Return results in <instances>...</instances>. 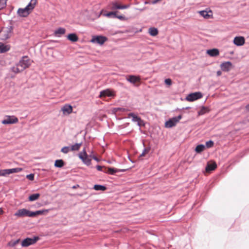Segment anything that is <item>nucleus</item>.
<instances>
[{"label": "nucleus", "mask_w": 249, "mask_h": 249, "mask_svg": "<svg viewBox=\"0 0 249 249\" xmlns=\"http://www.w3.org/2000/svg\"><path fill=\"white\" fill-rule=\"evenodd\" d=\"M246 108L247 110L249 111V104L246 106Z\"/></svg>", "instance_id": "09e8293b"}, {"label": "nucleus", "mask_w": 249, "mask_h": 249, "mask_svg": "<svg viewBox=\"0 0 249 249\" xmlns=\"http://www.w3.org/2000/svg\"><path fill=\"white\" fill-rule=\"evenodd\" d=\"M38 236H34L33 238H27L23 240L21 242V246L23 247H27L30 245L35 244L39 240Z\"/></svg>", "instance_id": "423d86ee"}, {"label": "nucleus", "mask_w": 249, "mask_h": 249, "mask_svg": "<svg viewBox=\"0 0 249 249\" xmlns=\"http://www.w3.org/2000/svg\"><path fill=\"white\" fill-rule=\"evenodd\" d=\"M149 34L153 36H156L158 34V30L155 28H150L148 30Z\"/></svg>", "instance_id": "393cba45"}, {"label": "nucleus", "mask_w": 249, "mask_h": 249, "mask_svg": "<svg viewBox=\"0 0 249 249\" xmlns=\"http://www.w3.org/2000/svg\"><path fill=\"white\" fill-rule=\"evenodd\" d=\"M182 116L180 115L178 116L171 118L168 121L165 122V126L167 128H171L175 126L179 122Z\"/></svg>", "instance_id": "0eeeda50"}, {"label": "nucleus", "mask_w": 249, "mask_h": 249, "mask_svg": "<svg viewBox=\"0 0 249 249\" xmlns=\"http://www.w3.org/2000/svg\"><path fill=\"white\" fill-rule=\"evenodd\" d=\"M124 110H125L124 108H120V107H116V108H112L111 111H112V113H116L118 111H120V110L124 111Z\"/></svg>", "instance_id": "e433bc0d"}, {"label": "nucleus", "mask_w": 249, "mask_h": 249, "mask_svg": "<svg viewBox=\"0 0 249 249\" xmlns=\"http://www.w3.org/2000/svg\"><path fill=\"white\" fill-rule=\"evenodd\" d=\"M33 0H31L30 2H32ZM37 3V0H35V4H36Z\"/></svg>", "instance_id": "8fccbe9b"}, {"label": "nucleus", "mask_w": 249, "mask_h": 249, "mask_svg": "<svg viewBox=\"0 0 249 249\" xmlns=\"http://www.w3.org/2000/svg\"><path fill=\"white\" fill-rule=\"evenodd\" d=\"M18 122V119L14 116H8L2 120V124H15Z\"/></svg>", "instance_id": "f8f14e48"}, {"label": "nucleus", "mask_w": 249, "mask_h": 249, "mask_svg": "<svg viewBox=\"0 0 249 249\" xmlns=\"http://www.w3.org/2000/svg\"><path fill=\"white\" fill-rule=\"evenodd\" d=\"M205 109V108L203 107L202 108L201 110L199 112V115H202L204 113V110Z\"/></svg>", "instance_id": "a18cd8bd"}, {"label": "nucleus", "mask_w": 249, "mask_h": 249, "mask_svg": "<svg viewBox=\"0 0 249 249\" xmlns=\"http://www.w3.org/2000/svg\"><path fill=\"white\" fill-rule=\"evenodd\" d=\"M26 178L30 180H33L34 179V175L31 174L26 176Z\"/></svg>", "instance_id": "58836bf2"}, {"label": "nucleus", "mask_w": 249, "mask_h": 249, "mask_svg": "<svg viewBox=\"0 0 249 249\" xmlns=\"http://www.w3.org/2000/svg\"><path fill=\"white\" fill-rule=\"evenodd\" d=\"M20 241V239H17L16 240H11L8 243V245L10 247H14L18 244Z\"/></svg>", "instance_id": "2f4dec72"}, {"label": "nucleus", "mask_w": 249, "mask_h": 249, "mask_svg": "<svg viewBox=\"0 0 249 249\" xmlns=\"http://www.w3.org/2000/svg\"><path fill=\"white\" fill-rule=\"evenodd\" d=\"M36 4H35V0H33L24 8H19L18 11V14L20 17H26L28 16L34 9Z\"/></svg>", "instance_id": "f03ea898"}, {"label": "nucleus", "mask_w": 249, "mask_h": 249, "mask_svg": "<svg viewBox=\"0 0 249 249\" xmlns=\"http://www.w3.org/2000/svg\"><path fill=\"white\" fill-rule=\"evenodd\" d=\"M10 48L9 45L0 42V53L8 52Z\"/></svg>", "instance_id": "a211bd4d"}, {"label": "nucleus", "mask_w": 249, "mask_h": 249, "mask_svg": "<svg viewBox=\"0 0 249 249\" xmlns=\"http://www.w3.org/2000/svg\"><path fill=\"white\" fill-rule=\"evenodd\" d=\"M7 0H0V10L5 7Z\"/></svg>", "instance_id": "72a5a7b5"}, {"label": "nucleus", "mask_w": 249, "mask_h": 249, "mask_svg": "<svg viewBox=\"0 0 249 249\" xmlns=\"http://www.w3.org/2000/svg\"><path fill=\"white\" fill-rule=\"evenodd\" d=\"M72 188H76V187L74 186H73V187H72Z\"/></svg>", "instance_id": "603ef678"}, {"label": "nucleus", "mask_w": 249, "mask_h": 249, "mask_svg": "<svg viewBox=\"0 0 249 249\" xmlns=\"http://www.w3.org/2000/svg\"><path fill=\"white\" fill-rule=\"evenodd\" d=\"M96 168L99 171H102V168H103V167L101 166H100V165H97L96 166Z\"/></svg>", "instance_id": "c03bdc74"}, {"label": "nucleus", "mask_w": 249, "mask_h": 249, "mask_svg": "<svg viewBox=\"0 0 249 249\" xmlns=\"http://www.w3.org/2000/svg\"><path fill=\"white\" fill-rule=\"evenodd\" d=\"M216 164L215 162L208 163L207 166L206 167V171L207 172L213 171L216 168Z\"/></svg>", "instance_id": "b1692460"}, {"label": "nucleus", "mask_w": 249, "mask_h": 249, "mask_svg": "<svg viewBox=\"0 0 249 249\" xmlns=\"http://www.w3.org/2000/svg\"><path fill=\"white\" fill-rule=\"evenodd\" d=\"M61 110L64 114H69L71 113L72 108L71 105H66L61 108Z\"/></svg>", "instance_id": "6ab92c4d"}, {"label": "nucleus", "mask_w": 249, "mask_h": 249, "mask_svg": "<svg viewBox=\"0 0 249 249\" xmlns=\"http://www.w3.org/2000/svg\"><path fill=\"white\" fill-rule=\"evenodd\" d=\"M108 7L109 9H111L112 10L124 9L129 8V5H122L120 2H119L118 1H113L109 3V4L108 5Z\"/></svg>", "instance_id": "7ed1b4c3"}, {"label": "nucleus", "mask_w": 249, "mask_h": 249, "mask_svg": "<svg viewBox=\"0 0 249 249\" xmlns=\"http://www.w3.org/2000/svg\"><path fill=\"white\" fill-rule=\"evenodd\" d=\"M40 196L39 194H34L29 196V200L30 201H34L38 199Z\"/></svg>", "instance_id": "a878e982"}, {"label": "nucleus", "mask_w": 249, "mask_h": 249, "mask_svg": "<svg viewBox=\"0 0 249 249\" xmlns=\"http://www.w3.org/2000/svg\"><path fill=\"white\" fill-rule=\"evenodd\" d=\"M48 212V210H38L36 211V212H31V217H35L38 215H42L44 214V213H46Z\"/></svg>", "instance_id": "aec40b11"}, {"label": "nucleus", "mask_w": 249, "mask_h": 249, "mask_svg": "<svg viewBox=\"0 0 249 249\" xmlns=\"http://www.w3.org/2000/svg\"><path fill=\"white\" fill-rule=\"evenodd\" d=\"M33 61L27 56H24L15 66L11 68V71L15 73H18L28 68Z\"/></svg>", "instance_id": "f257e3e1"}, {"label": "nucleus", "mask_w": 249, "mask_h": 249, "mask_svg": "<svg viewBox=\"0 0 249 249\" xmlns=\"http://www.w3.org/2000/svg\"><path fill=\"white\" fill-rule=\"evenodd\" d=\"M148 152V149H146V148H145V149L143 150V151L142 153L141 154V155L140 156H141V157H142V156H144L145 155V154H146V153H147Z\"/></svg>", "instance_id": "79ce46f5"}, {"label": "nucleus", "mask_w": 249, "mask_h": 249, "mask_svg": "<svg viewBox=\"0 0 249 249\" xmlns=\"http://www.w3.org/2000/svg\"><path fill=\"white\" fill-rule=\"evenodd\" d=\"M78 157L82 160L84 164L89 166L91 164V159L87 154L85 148L79 153Z\"/></svg>", "instance_id": "39448f33"}, {"label": "nucleus", "mask_w": 249, "mask_h": 249, "mask_svg": "<svg viewBox=\"0 0 249 249\" xmlns=\"http://www.w3.org/2000/svg\"><path fill=\"white\" fill-rule=\"evenodd\" d=\"M66 30L64 28H59L55 30L54 34L55 36L60 37L61 35L65 33Z\"/></svg>", "instance_id": "4be33fe9"}, {"label": "nucleus", "mask_w": 249, "mask_h": 249, "mask_svg": "<svg viewBox=\"0 0 249 249\" xmlns=\"http://www.w3.org/2000/svg\"><path fill=\"white\" fill-rule=\"evenodd\" d=\"M118 170L116 169L112 168H108L107 171H104L105 172H107L111 175H114L115 173L117 172Z\"/></svg>", "instance_id": "473e14b6"}, {"label": "nucleus", "mask_w": 249, "mask_h": 249, "mask_svg": "<svg viewBox=\"0 0 249 249\" xmlns=\"http://www.w3.org/2000/svg\"><path fill=\"white\" fill-rule=\"evenodd\" d=\"M137 124L138 125H139V126H141L142 125H144V123H143V121H142L141 120V119H140V121H138L137 122Z\"/></svg>", "instance_id": "a19ab883"}, {"label": "nucleus", "mask_w": 249, "mask_h": 249, "mask_svg": "<svg viewBox=\"0 0 249 249\" xmlns=\"http://www.w3.org/2000/svg\"><path fill=\"white\" fill-rule=\"evenodd\" d=\"M67 38L71 42H76L78 40V38L75 34H70L67 36Z\"/></svg>", "instance_id": "5701e85b"}, {"label": "nucleus", "mask_w": 249, "mask_h": 249, "mask_svg": "<svg viewBox=\"0 0 249 249\" xmlns=\"http://www.w3.org/2000/svg\"><path fill=\"white\" fill-rule=\"evenodd\" d=\"M21 171H22V168H15L0 170L1 176H7L10 174L18 173Z\"/></svg>", "instance_id": "6e6552de"}, {"label": "nucleus", "mask_w": 249, "mask_h": 249, "mask_svg": "<svg viewBox=\"0 0 249 249\" xmlns=\"http://www.w3.org/2000/svg\"><path fill=\"white\" fill-rule=\"evenodd\" d=\"M126 79L128 82L133 84L140 82L141 80V78L139 76L133 75L127 76Z\"/></svg>", "instance_id": "4468645a"}, {"label": "nucleus", "mask_w": 249, "mask_h": 249, "mask_svg": "<svg viewBox=\"0 0 249 249\" xmlns=\"http://www.w3.org/2000/svg\"><path fill=\"white\" fill-rule=\"evenodd\" d=\"M82 145V143H77L72 145L71 148V151H77L78 150Z\"/></svg>", "instance_id": "c756f323"}, {"label": "nucleus", "mask_w": 249, "mask_h": 249, "mask_svg": "<svg viewBox=\"0 0 249 249\" xmlns=\"http://www.w3.org/2000/svg\"><path fill=\"white\" fill-rule=\"evenodd\" d=\"M3 211L0 208V213H2Z\"/></svg>", "instance_id": "3c124183"}, {"label": "nucleus", "mask_w": 249, "mask_h": 249, "mask_svg": "<svg viewBox=\"0 0 249 249\" xmlns=\"http://www.w3.org/2000/svg\"><path fill=\"white\" fill-rule=\"evenodd\" d=\"M31 211H30L26 209H21L18 210L15 213V215L18 217H24L28 216L31 217Z\"/></svg>", "instance_id": "9b49d317"}, {"label": "nucleus", "mask_w": 249, "mask_h": 249, "mask_svg": "<svg viewBox=\"0 0 249 249\" xmlns=\"http://www.w3.org/2000/svg\"><path fill=\"white\" fill-rule=\"evenodd\" d=\"M221 71H218L217 72V75L219 76V75H221Z\"/></svg>", "instance_id": "de8ad7c7"}, {"label": "nucleus", "mask_w": 249, "mask_h": 249, "mask_svg": "<svg viewBox=\"0 0 249 249\" xmlns=\"http://www.w3.org/2000/svg\"><path fill=\"white\" fill-rule=\"evenodd\" d=\"M116 12L114 11H111L110 12H108V13L105 14V16L107 17H111V16H113L114 17H116Z\"/></svg>", "instance_id": "c9c22d12"}, {"label": "nucleus", "mask_w": 249, "mask_h": 249, "mask_svg": "<svg viewBox=\"0 0 249 249\" xmlns=\"http://www.w3.org/2000/svg\"><path fill=\"white\" fill-rule=\"evenodd\" d=\"M165 83L167 85H171L172 84V81L170 79H166L165 80Z\"/></svg>", "instance_id": "ea45409f"}, {"label": "nucleus", "mask_w": 249, "mask_h": 249, "mask_svg": "<svg viewBox=\"0 0 249 249\" xmlns=\"http://www.w3.org/2000/svg\"><path fill=\"white\" fill-rule=\"evenodd\" d=\"M12 28L11 26L3 28L0 31V36L1 40L8 39L11 35Z\"/></svg>", "instance_id": "20e7f679"}, {"label": "nucleus", "mask_w": 249, "mask_h": 249, "mask_svg": "<svg viewBox=\"0 0 249 249\" xmlns=\"http://www.w3.org/2000/svg\"><path fill=\"white\" fill-rule=\"evenodd\" d=\"M232 67V64L229 61L225 62L221 64V68L222 71H229Z\"/></svg>", "instance_id": "dca6fc26"}, {"label": "nucleus", "mask_w": 249, "mask_h": 249, "mask_svg": "<svg viewBox=\"0 0 249 249\" xmlns=\"http://www.w3.org/2000/svg\"><path fill=\"white\" fill-rule=\"evenodd\" d=\"M64 165V162L62 160H55L54 166L56 167H62Z\"/></svg>", "instance_id": "7c9ffc66"}, {"label": "nucleus", "mask_w": 249, "mask_h": 249, "mask_svg": "<svg viewBox=\"0 0 249 249\" xmlns=\"http://www.w3.org/2000/svg\"><path fill=\"white\" fill-rule=\"evenodd\" d=\"M93 188L96 191H105L106 189V187L105 186L101 185H95Z\"/></svg>", "instance_id": "c85d7f7f"}, {"label": "nucleus", "mask_w": 249, "mask_h": 249, "mask_svg": "<svg viewBox=\"0 0 249 249\" xmlns=\"http://www.w3.org/2000/svg\"><path fill=\"white\" fill-rule=\"evenodd\" d=\"M107 38L102 36H93L91 39V42L93 43L103 45L107 40Z\"/></svg>", "instance_id": "1a4fd4ad"}, {"label": "nucleus", "mask_w": 249, "mask_h": 249, "mask_svg": "<svg viewBox=\"0 0 249 249\" xmlns=\"http://www.w3.org/2000/svg\"><path fill=\"white\" fill-rule=\"evenodd\" d=\"M233 43L236 46H242L245 43V38L243 36H236L234 38Z\"/></svg>", "instance_id": "2eb2a0df"}, {"label": "nucleus", "mask_w": 249, "mask_h": 249, "mask_svg": "<svg viewBox=\"0 0 249 249\" xmlns=\"http://www.w3.org/2000/svg\"><path fill=\"white\" fill-rule=\"evenodd\" d=\"M207 53L211 56H216L219 54V52L218 49H213L207 50Z\"/></svg>", "instance_id": "412c9836"}, {"label": "nucleus", "mask_w": 249, "mask_h": 249, "mask_svg": "<svg viewBox=\"0 0 249 249\" xmlns=\"http://www.w3.org/2000/svg\"><path fill=\"white\" fill-rule=\"evenodd\" d=\"M129 117H132V121L134 122H138V121H140L141 118L136 115L133 113H130L128 114Z\"/></svg>", "instance_id": "bb28decb"}, {"label": "nucleus", "mask_w": 249, "mask_h": 249, "mask_svg": "<svg viewBox=\"0 0 249 249\" xmlns=\"http://www.w3.org/2000/svg\"><path fill=\"white\" fill-rule=\"evenodd\" d=\"M198 13L201 16L206 19L209 18L213 16L212 12L211 10H209V11H207L206 10L199 11L198 12Z\"/></svg>", "instance_id": "f3484780"}, {"label": "nucleus", "mask_w": 249, "mask_h": 249, "mask_svg": "<svg viewBox=\"0 0 249 249\" xmlns=\"http://www.w3.org/2000/svg\"><path fill=\"white\" fill-rule=\"evenodd\" d=\"M202 97V94L200 92H196L189 94L186 98V99L190 102L194 101Z\"/></svg>", "instance_id": "9d476101"}, {"label": "nucleus", "mask_w": 249, "mask_h": 249, "mask_svg": "<svg viewBox=\"0 0 249 249\" xmlns=\"http://www.w3.org/2000/svg\"><path fill=\"white\" fill-rule=\"evenodd\" d=\"M114 96V93L112 90L109 89H107L101 91L100 93V97L104 98L106 97H111Z\"/></svg>", "instance_id": "ddd939ff"}, {"label": "nucleus", "mask_w": 249, "mask_h": 249, "mask_svg": "<svg viewBox=\"0 0 249 249\" xmlns=\"http://www.w3.org/2000/svg\"><path fill=\"white\" fill-rule=\"evenodd\" d=\"M89 157L92 158L93 159H94V160H95L97 161H99V160L98 159V158L93 155H90Z\"/></svg>", "instance_id": "37998d69"}, {"label": "nucleus", "mask_w": 249, "mask_h": 249, "mask_svg": "<svg viewBox=\"0 0 249 249\" xmlns=\"http://www.w3.org/2000/svg\"><path fill=\"white\" fill-rule=\"evenodd\" d=\"M213 145V142L212 141H209L206 142V145L208 148L211 147Z\"/></svg>", "instance_id": "4c0bfd02"}, {"label": "nucleus", "mask_w": 249, "mask_h": 249, "mask_svg": "<svg viewBox=\"0 0 249 249\" xmlns=\"http://www.w3.org/2000/svg\"><path fill=\"white\" fill-rule=\"evenodd\" d=\"M116 17L118 18H119V19H121L123 18V17L122 16H116Z\"/></svg>", "instance_id": "49530a36"}, {"label": "nucleus", "mask_w": 249, "mask_h": 249, "mask_svg": "<svg viewBox=\"0 0 249 249\" xmlns=\"http://www.w3.org/2000/svg\"><path fill=\"white\" fill-rule=\"evenodd\" d=\"M205 146L203 144L198 145L195 149V151L197 153H200L205 149Z\"/></svg>", "instance_id": "cd10ccee"}, {"label": "nucleus", "mask_w": 249, "mask_h": 249, "mask_svg": "<svg viewBox=\"0 0 249 249\" xmlns=\"http://www.w3.org/2000/svg\"><path fill=\"white\" fill-rule=\"evenodd\" d=\"M70 150L71 148L69 147L64 146L61 149V151L64 154H67L70 151Z\"/></svg>", "instance_id": "f704fd0d"}]
</instances>
